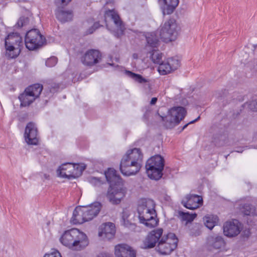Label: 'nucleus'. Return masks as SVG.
Wrapping results in <instances>:
<instances>
[{"mask_svg":"<svg viewBox=\"0 0 257 257\" xmlns=\"http://www.w3.org/2000/svg\"><path fill=\"white\" fill-rule=\"evenodd\" d=\"M115 255L116 257H136V251L126 244H119L115 247Z\"/></svg>","mask_w":257,"mask_h":257,"instance_id":"nucleus-19","label":"nucleus"},{"mask_svg":"<svg viewBox=\"0 0 257 257\" xmlns=\"http://www.w3.org/2000/svg\"><path fill=\"white\" fill-rule=\"evenodd\" d=\"M104 18L105 21L107 18H110L113 21L115 25L117 28L118 32L117 34L118 36V35H122L123 34L124 27L119 16L116 11L114 10H108L106 11L104 14Z\"/></svg>","mask_w":257,"mask_h":257,"instance_id":"nucleus-17","label":"nucleus"},{"mask_svg":"<svg viewBox=\"0 0 257 257\" xmlns=\"http://www.w3.org/2000/svg\"><path fill=\"white\" fill-rule=\"evenodd\" d=\"M157 100L158 98L157 97H153L150 101V104L151 105H155L156 103Z\"/></svg>","mask_w":257,"mask_h":257,"instance_id":"nucleus-47","label":"nucleus"},{"mask_svg":"<svg viewBox=\"0 0 257 257\" xmlns=\"http://www.w3.org/2000/svg\"><path fill=\"white\" fill-rule=\"evenodd\" d=\"M70 222L73 225L81 224L85 222L81 206L76 207L73 211Z\"/></svg>","mask_w":257,"mask_h":257,"instance_id":"nucleus-24","label":"nucleus"},{"mask_svg":"<svg viewBox=\"0 0 257 257\" xmlns=\"http://www.w3.org/2000/svg\"><path fill=\"white\" fill-rule=\"evenodd\" d=\"M136 227H138L139 228H140V226H136Z\"/></svg>","mask_w":257,"mask_h":257,"instance_id":"nucleus-56","label":"nucleus"},{"mask_svg":"<svg viewBox=\"0 0 257 257\" xmlns=\"http://www.w3.org/2000/svg\"><path fill=\"white\" fill-rule=\"evenodd\" d=\"M115 231V226H104L99 229L98 236L103 239H110L113 237Z\"/></svg>","mask_w":257,"mask_h":257,"instance_id":"nucleus-25","label":"nucleus"},{"mask_svg":"<svg viewBox=\"0 0 257 257\" xmlns=\"http://www.w3.org/2000/svg\"><path fill=\"white\" fill-rule=\"evenodd\" d=\"M179 30L176 20L170 19L162 27L160 32V37L166 42L174 41L177 38Z\"/></svg>","mask_w":257,"mask_h":257,"instance_id":"nucleus-9","label":"nucleus"},{"mask_svg":"<svg viewBox=\"0 0 257 257\" xmlns=\"http://www.w3.org/2000/svg\"><path fill=\"white\" fill-rule=\"evenodd\" d=\"M156 212L154 208L150 211L146 212L142 215L139 216V222L144 225H157L159 220L154 218L156 216Z\"/></svg>","mask_w":257,"mask_h":257,"instance_id":"nucleus-21","label":"nucleus"},{"mask_svg":"<svg viewBox=\"0 0 257 257\" xmlns=\"http://www.w3.org/2000/svg\"><path fill=\"white\" fill-rule=\"evenodd\" d=\"M200 117L199 116L197 118L195 119L194 120H193L191 121H190L189 122L186 123V124H185L183 127L181 129V132L183 131L184 130H185L187 127V126L190 124H192V123H193L195 122H196L197 121H198L199 119H200Z\"/></svg>","mask_w":257,"mask_h":257,"instance_id":"nucleus-44","label":"nucleus"},{"mask_svg":"<svg viewBox=\"0 0 257 257\" xmlns=\"http://www.w3.org/2000/svg\"><path fill=\"white\" fill-rule=\"evenodd\" d=\"M105 176L109 184L106 197L111 204L117 205L125 195V190L122 187V180L113 168L108 169L105 172Z\"/></svg>","mask_w":257,"mask_h":257,"instance_id":"nucleus-1","label":"nucleus"},{"mask_svg":"<svg viewBox=\"0 0 257 257\" xmlns=\"http://www.w3.org/2000/svg\"><path fill=\"white\" fill-rule=\"evenodd\" d=\"M165 160L161 155L152 156L146 162V169L148 177L153 180H158L163 176Z\"/></svg>","mask_w":257,"mask_h":257,"instance_id":"nucleus-4","label":"nucleus"},{"mask_svg":"<svg viewBox=\"0 0 257 257\" xmlns=\"http://www.w3.org/2000/svg\"><path fill=\"white\" fill-rule=\"evenodd\" d=\"M178 216L182 220L186 221L187 223H189L191 222L196 217L197 214L179 211Z\"/></svg>","mask_w":257,"mask_h":257,"instance_id":"nucleus-32","label":"nucleus"},{"mask_svg":"<svg viewBox=\"0 0 257 257\" xmlns=\"http://www.w3.org/2000/svg\"><path fill=\"white\" fill-rule=\"evenodd\" d=\"M186 114L185 108L182 106H174L169 111V114L162 117V120L165 121V125L167 128H172L178 125L185 117Z\"/></svg>","mask_w":257,"mask_h":257,"instance_id":"nucleus-6","label":"nucleus"},{"mask_svg":"<svg viewBox=\"0 0 257 257\" xmlns=\"http://www.w3.org/2000/svg\"><path fill=\"white\" fill-rule=\"evenodd\" d=\"M29 22V19L28 17H21L15 26L17 28H22L23 26L27 25Z\"/></svg>","mask_w":257,"mask_h":257,"instance_id":"nucleus-36","label":"nucleus"},{"mask_svg":"<svg viewBox=\"0 0 257 257\" xmlns=\"http://www.w3.org/2000/svg\"><path fill=\"white\" fill-rule=\"evenodd\" d=\"M203 220L204 221V225H206V224L217 225L219 223V219L216 215L208 214L203 217Z\"/></svg>","mask_w":257,"mask_h":257,"instance_id":"nucleus-33","label":"nucleus"},{"mask_svg":"<svg viewBox=\"0 0 257 257\" xmlns=\"http://www.w3.org/2000/svg\"><path fill=\"white\" fill-rule=\"evenodd\" d=\"M124 225H128L127 223H126L125 222H124Z\"/></svg>","mask_w":257,"mask_h":257,"instance_id":"nucleus-52","label":"nucleus"},{"mask_svg":"<svg viewBox=\"0 0 257 257\" xmlns=\"http://www.w3.org/2000/svg\"><path fill=\"white\" fill-rule=\"evenodd\" d=\"M223 225H241L240 222L235 219H232L226 221Z\"/></svg>","mask_w":257,"mask_h":257,"instance_id":"nucleus-42","label":"nucleus"},{"mask_svg":"<svg viewBox=\"0 0 257 257\" xmlns=\"http://www.w3.org/2000/svg\"><path fill=\"white\" fill-rule=\"evenodd\" d=\"M45 42V38L37 29L29 30L25 35V46L29 50L33 51L39 48Z\"/></svg>","mask_w":257,"mask_h":257,"instance_id":"nucleus-8","label":"nucleus"},{"mask_svg":"<svg viewBox=\"0 0 257 257\" xmlns=\"http://www.w3.org/2000/svg\"><path fill=\"white\" fill-rule=\"evenodd\" d=\"M249 234V231H247V234Z\"/></svg>","mask_w":257,"mask_h":257,"instance_id":"nucleus-55","label":"nucleus"},{"mask_svg":"<svg viewBox=\"0 0 257 257\" xmlns=\"http://www.w3.org/2000/svg\"><path fill=\"white\" fill-rule=\"evenodd\" d=\"M155 208V203L152 199H141L139 200L138 205V212L139 216L142 215L146 212L150 211Z\"/></svg>","mask_w":257,"mask_h":257,"instance_id":"nucleus-22","label":"nucleus"},{"mask_svg":"<svg viewBox=\"0 0 257 257\" xmlns=\"http://www.w3.org/2000/svg\"><path fill=\"white\" fill-rule=\"evenodd\" d=\"M159 3L163 15H171L178 6L179 0H159Z\"/></svg>","mask_w":257,"mask_h":257,"instance_id":"nucleus-18","label":"nucleus"},{"mask_svg":"<svg viewBox=\"0 0 257 257\" xmlns=\"http://www.w3.org/2000/svg\"><path fill=\"white\" fill-rule=\"evenodd\" d=\"M129 225H135V224H134V223H130V224H129Z\"/></svg>","mask_w":257,"mask_h":257,"instance_id":"nucleus-54","label":"nucleus"},{"mask_svg":"<svg viewBox=\"0 0 257 257\" xmlns=\"http://www.w3.org/2000/svg\"><path fill=\"white\" fill-rule=\"evenodd\" d=\"M30 93L26 88L24 92L19 95V99L21 102V107L28 106L36 100Z\"/></svg>","mask_w":257,"mask_h":257,"instance_id":"nucleus-26","label":"nucleus"},{"mask_svg":"<svg viewBox=\"0 0 257 257\" xmlns=\"http://www.w3.org/2000/svg\"><path fill=\"white\" fill-rule=\"evenodd\" d=\"M24 137L26 143L28 145H38L39 142L38 129L34 123L30 122L27 124L25 128Z\"/></svg>","mask_w":257,"mask_h":257,"instance_id":"nucleus-13","label":"nucleus"},{"mask_svg":"<svg viewBox=\"0 0 257 257\" xmlns=\"http://www.w3.org/2000/svg\"><path fill=\"white\" fill-rule=\"evenodd\" d=\"M57 58L53 56L49 58H48L45 62V64L47 67H52L57 64Z\"/></svg>","mask_w":257,"mask_h":257,"instance_id":"nucleus-38","label":"nucleus"},{"mask_svg":"<svg viewBox=\"0 0 257 257\" xmlns=\"http://www.w3.org/2000/svg\"><path fill=\"white\" fill-rule=\"evenodd\" d=\"M43 88V85L39 83L33 84L26 88L29 93H30V94L35 99L39 97Z\"/></svg>","mask_w":257,"mask_h":257,"instance_id":"nucleus-30","label":"nucleus"},{"mask_svg":"<svg viewBox=\"0 0 257 257\" xmlns=\"http://www.w3.org/2000/svg\"><path fill=\"white\" fill-rule=\"evenodd\" d=\"M178 239L173 233L164 235L156 246V250L162 254H169L177 246Z\"/></svg>","mask_w":257,"mask_h":257,"instance_id":"nucleus-7","label":"nucleus"},{"mask_svg":"<svg viewBox=\"0 0 257 257\" xmlns=\"http://www.w3.org/2000/svg\"><path fill=\"white\" fill-rule=\"evenodd\" d=\"M44 257H62L60 253L57 252H53L50 253H46Z\"/></svg>","mask_w":257,"mask_h":257,"instance_id":"nucleus-43","label":"nucleus"},{"mask_svg":"<svg viewBox=\"0 0 257 257\" xmlns=\"http://www.w3.org/2000/svg\"><path fill=\"white\" fill-rule=\"evenodd\" d=\"M225 244V242L221 236L210 235L206 239V247L209 251L222 250L224 249Z\"/></svg>","mask_w":257,"mask_h":257,"instance_id":"nucleus-11","label":"nucleus"},{"mask_svg":"<svg viewBox=\"0 0 257 257\" xmlns=\"http://www.w3.org/2000/svg\"><path fill=\"white\" fill-rule=\"evenodd\" d=\"M97 257H111V255L106 253H101Z\"/></svg>","mask_w":257,"mask_h":257,"instance_id":"nucleus-46","label":"nucleus"},{"mask_svg":"<svg viewBox=\"0 0 257 257\" xmlns=\"http://www.w3.org/2000/svg\"><path fill=\"white\" fill-rule=\"evenodd\" d=\"M23 45L22 38L19 34L13 33L9 34L5 40L6 56L9 59L17 57L21 52V47Z\"/></svg>","mask_w":257,"mask_h":257,"instance_id":"nucleus-5","label":"nucleus"},{"mask_svg":"<svg viewBox=\"0 0 257 257\" xmlns=\"http://www.w3.org/2000/svg\"><path fill=\"white\" fill-rule=\"evenodd\" d=\"M70 164L71 163H67L63 164L59 167L57 171V174L59 176L69 178V176L72 175L71 173L74 174V172H72V168H71L70 167Z\"/></svg>","mask_w":257,"mask_h":257,"instance_id":"nucleus-28","label":"nucleus"},{"mask_svg":"<svg viewBox=\"0 0 257 257\" xmlns=\"http://www.w3.org/2000/svg\"><path fill=\"white\" fill-rule=\"evenodd\" d=\"M89 182L94 186H99L103 184L100 178L94 177H90L89 179Z\"/></svg>","mask_w":257,"mask_h":257,"instance_id":"nucleus-39","label":"nucleus"},{"mask_svg":"<svg viewBox=\"0 0 257 257\" xmlns=\"http://www.w3.org/2000/svg\"><path fill=\"white\" fill-rule=\"evenodd\" d=\"M149 52L151 53L150 57L152 61L154 63L160 64L162 62H163L162 60V53H160L158 50L155 49L154 50H152Z\"/></svg>","mask_w":257,"mask_h":257,"instance_id":"nucleus-34","label":"nucleus"},{"mask_svg":"<svg viewBox=\"0 0 257 257\" xmlns=\"http://www.w3.org/2000/svg\"><path fill=\"white\" fill-rule=\"evenodd\" d=\"M192 227L189 229V234L191 236H198L201 234V230L199 226H191Z\"/></svg>","mask_w":257,"mask_h":257,"instance_id":"nucleus-37","label":"nucleus"},{"mask_svg":"<svg viewBox=\"0 0 257 257\" xmlns=\"http://www.w3.org/2000/svg\"><path fill=\"white\" fill-rule=\"evenodd\" d=\"M102 58L100 52L95 49L87 51L81 58L82 63L86 66H92L99 63Z\"/></svg>","mask_w":257,"mask_h":257,"instance_id":"nucleus-12","label":"nucleus"},{"mask_svg":"<svg viewBox=\"0 0 257 257\" xmlns=\"http://www.w3.org/2000/svg\"><path fill=\"white\" fill-rule=\"evenodd\" d=\"M163 231L161 228H156L151 231L143 241L142 247L147 249L155 247L163 237Z\"/></svg>","mask_w":257,"mask_h":257,"instance_id":"nucleus-10","label":"nucleus"},{"mask_svg":"<svg viewBox=\"0 0 257 257\" xmlns=\"http://www.w3.org/2000/svg\"><path fill=\"white\" fill-rule=\"evenodd\" d=\"M69 166L74 171H76L75 173L76 175H81L86 168V166L84 164L79 165L72 163L70 164Z\"/></svg>","mask_w":257,"mask_h":257,"instance_id":"nucleus-35","label":"nucleus"},{"mask_svg":"<svg viewBox=\"0 0 257 257\" xmlns=\"http://www.w3.org/2000/svg\"><path fill=\"white\" fill-rule=\"evenodd\" d=\"M236 152L238 153H242L243 152V150L242 148H238L237 150L235 151Z\"/></svg>","mask_w":257,"mask_h":257,"instance_id":"nucleus-50","label":"nucleus"},{"mask_svg":"<svg viewBox=\"0 0 257 257\" xmlns=\"http://www.w3.org/2000/svg\"><path fill=\"white\" fill-rule=\"evenodd\" d=\"M57 18L62 23L70 21L72 20L73 14L71 11H60L56 13Z\"/></svg>","mask_w":257,"mask_h":257,"instance_id":"nucleus-29","label":"nucleus"},{"mask_svg":"<svg viewBox=\"0 0 257 257\" xmlns=\"http://www.w3.org/2000/svg\"><path fill=\"white\" fill-rule=\"evenodd\" d=\"M125 73L131 78L133 79L136 82L140 84L145 85V86L150 88L151 85L148 79L143 77L141 75L134 73L131 71L126 70Z\"/></svg>","mask_w":257,"mask_h":257,"instance_id":"nucleus-27","label":"nucleus"},{"mask_svg":"<svg viewBox=\"0 0 257 257\" xmlns=\"http://www.w3.org/2000/svg\"><path fill=\"white\" fill-rule=\"evenodd\" d=\"M101 26L100 25L99 22H95L94 23L92 26L89 28L86 31V34H92L96 29H98Z\"/></svg>","mask_w":257,"mask_h":257,"instance_id":"nucleus-40","label":"nucleus"},{"mask_svg":"<svg viewBox=\"0 0 257 257\" xmlns=\"http://www.w3.org/2000/svg\"><path fill=\"white\" fill-rule=\"evenodd\" d=\"M102 225H114V224L113 223H111V222H107L103 223L102 224Z\"/></svg>","mask_w":257,"mask_h":257,"instance_id":"nucleus-48","label":"nucleus"},{"mask_svg":"<svg viewBox=\"0 0 257 257\" xmlns=\"http://www.w3.org/2000/svg\"><path fill=\"white\" fill-rule=\"evenodd\" d=\"M101 208V204L98 202H94L87 206H82L85 222L91 220L97 216Z\"/></svg>","mask_w":257,"mask_h":257,"instance_id":"nucleus-15","label":"nucleus"},{"mask_svg":"<svg viewBox=\"0 0 257 257\" xmlns=\"http://www.w3.org/2000/svg\"><path fill=\"white\" fill-rule=\"evenodd\" d=\"M209 230H212L214 226H206Z\"/></svg>","mask_w":257,"mask_h":257,"instance_id":"nucleus-51","label":"nucleus"},{"mask_svg":"<svg viewBox=\"0 0 257 257\" xmlns=\"http://www.w3.org/2000/svg\"><path fill=\"white\" fill-rule=\"evenodd\" d=\"M239 226H223V232L225 236L231 237L240 232Z\"/></svg>","mask_w":257,"mask_h":257,"instance_id":"nucleus-31","label":"nucleus"},{"mask_svg":"<svg viewBox=\"0 0 257 257\" xmlns=\"http://www.w3.org/2000/svg\"><path fill=\"white\" fill-rule=\"evenodd\" d=\"M180 66V61L175 58H170L166 61H163L158 68L161 75H166L176 70Z\"/></svg>","mask_w":257,"mask_h":257,"instance_id":"nucleus-14","label":"nucleus"},{"mask_svg":"<svg viewBox=\"0 0 257 257\" xmlns=\"http://www.w3.org/2000/svg\"><path fill=\"white\" fill-rule=\"evenodd\" d=\"M150 111L147 110L144 114L143 119L144 120L147 121L149 119Z\"/></svg>","mask_w":257,"mask_h":257,"instance_id":"nucleus-45","label":"nucleus"},{"mask_svg":"<svg viewBox=\"0 0 257 257\" xmlns=\"http://www.w3.org/2000/svg\"><path fill=\"white\" fill-rule=\"evenodd\" d=\"M133 57L134 59H137L138 58V54L134 53L133 55Z\"/></svg>","mask_w":257,"mask_h":257,"instance_id":"nucleus-49","label":"nucleus"},{"mask_svg":"<svg viewBox=\"0 0 257 257\" xmlns=\"http://www.w3.org/2000/svg\"><path fill=\"white\" fill-rule=\"evenodd\" d=\"M60 241L64 246L77 250L84 248L88 244L86 234L76 228L65 231L60 238Z\"/></svg>","mask_w":257,"mask_h":257,"instance_id":"nucleus-3","label":"nucleus"},{"mask_svg":"<svg viewBox=\"0 0 257 257\" xmlns=\"http://www.w3.org/2000/svg\"><path fill=\"white\" fill-rule=\"evenodd\" d=\"M146 44L145 46V49L146 50L151 52L152 50L158 49L160 45V41L155 33H147L146 35Z\"/></svg>","mask_w":257,"mask_h":257,"instance_id":"nucleus-20","label":"nucleus"},{"mask_svg":"<svg viewBox=\"0 0 257 257\" xmlns=\"http://www.w3.org/2000/svg\"><path fill=\"white\" fill-rule=\"evenodd\" d=\"M240 210L243 216H246L247 220L250 217H257V209L255 206L250 203L240 204Z\"/></svg>","mask_w":257,"mask_h":257,"instance_id":"nucleus-23","label":"nucleus"},{"mask_svg":"<svg viewBox=\"0 0 257 257\" xmlns=\"http://www.w3.org/2000/svg\"><path fill=\"white\" fill-rule=\"evenodd\" d=\"M248 107L250 110L253 111H257V99L249 101L248 104Z\"/></svg>","mask_w":257,"mask_h":257,"instance_id":"nucleus-41","label":"nucleus"},{"mask_svg":"<svg viewBox=\"0 0 257 257\" xmlns=\"http://www.w3.org/2000/svg\"><path fill=\"white\" fill-rule=\"evenodd\" d=\"M203 203L202 198L198 195L188 194L181 201L182 204L186 208L194 210L199 207Z\"/></svg>","mask_w":257,"mask_h":257,"instance_id":"nucleus-16","label":"nucleus"},{"mask_svg":"<svg viewBox=\"0 0 257 257\" xmlns=\"http://www.w3.org/2000/svg\"><path fill=\"white\" fill-rule=\"evenodd\" d=\"M143 158L140 149L128 150L120 161L119 169L121 173L126 176L137 174L141 168Z\"/></svg>","mask_w":257,"mask_h":257,"instance_id":"nucleus-2","label":"nucleus"},{"mask_svg":"<svg viewBox=\"0 0 257 257\" xmlns=\"http://www.w3.org/2000/svg\"><path fill=\"white\" fill-rule=\"evenodd\" d=\"M107 65H112V64H110V63H107Z\"/></svg>","mask_w":257,"mask_h":257,"instance_id":"nucleus-53","label":"nucleus"}]
</instances>
